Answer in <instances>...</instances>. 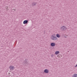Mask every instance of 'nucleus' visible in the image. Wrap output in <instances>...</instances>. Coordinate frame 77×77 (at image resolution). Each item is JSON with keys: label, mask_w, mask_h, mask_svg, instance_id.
Segmentation results:
<instances>
[{"label": "nucleus", "mask_w": 77, "mask_h": 77, "mask_svg": "<svg viewBox=\"0 0 77 77\" xmlns=\"http://www.w3.org/2000/svg\"><path fill=\"white\" fill-rule=\"evenodd\" d=\"M56 36L57 37V38H60V35L59 34H57L56 35Z\"/></svg>", "instance_id": "9"}, {"label": "nucleus", "mask_w": 77, "mask_h": 77, "mask_svg": "<svg viewBox=\"0 0 77 77\" xmlns=\"http://www.w3.org/2000/svg\"><path fill=\"white\" fill-rule=\"evenodd\" d=\"M13 10H14V11H16V10H15V9H14Z\"/></svg>", "instance_id": "12"}, {"label": "nucleus", "mask_w": 77, "mask_h": 77, "mask_svg": "<svg viewBox=\"0 0 77 77\" xmlns=\"http://www.w3.org/2000/svg\"><path fill=\"white\" fill-rule=\"evenodd\" d=\"M9 68L10 69H15V67L14 66H11L9 67Z\"/></svg>", "instance_id": "5"}, {"label": "nucleus", "mask_w": 77, "mask_h": 77, "mask_svg": "<svg viewBox=\"0 0 77 77\" xmlns=\"http://www.w3.org/2000/svg\"><path fill=\"white\" fill-rule=\"evenodd\" d=\"M51 39L52 40L56 41V40H57V37H56L55 36H53V35H52L51 36Z\"/></svg>", "instance_id": "1"}, {"label": "nucleus", "mask_w": 77, "mask_h": 77, "mask_svg": "<svg viewBox=\"0 0 77 77\" xmlns=\"http://www.w3.org/2000/svg\"><path fill=\"white\" fill-rule=\"evenodd\" d=\"M51 56L52 57H53V56H54V54H52L51 55Z\"/></svg>", "instance_id": "11"}, {"label": "nucleus", "mask_w": 77, "mask_h": 77, "mask_svg": "<svg viewBox=\"0 0 77 77\" xmlns=\"http://www.w3.org/2000/svg\"><path fill=\"white\" fill-rule=\"evenodd\" d=\"M28 23V20H24L23 22V24H26Z\"/></svg>", "instance_id": "7"}, {"label": "nucleus", "mask_w": 77, "mask_h": 77, "mask_svg": "<svg viewBox=\"0 0 77 77\" xmlns=\"http://www.w3.org/2000/svg\"><path fill=\"white\" fill-rule=\"evenodd\" d=\"M61 29L62 30H65L66 29V28L65 27V26H63L61 27Z\"/></svg>", "instance_id": "2"}, {"label": "nucleus", "mask_w": 77, "mask_h": 77, "mask_svg": "<svg viewBox=\"0 0 77 77\" xmlns=\"http://www.w3.org/2000/svg\"><path fill=\"white\" fill-rule=\"evenodd\" d=\"M59 53V51H56L55 52V54L56 55L58 54Z\"/></svg>", "instance_id": "10"}, {"label": "nucleus", "mask_w": 77, "mask_h": 77, "mask_svg": "<svg viewBox=\"0 0 77 77\" xmlns=\"http://www.w3.org/2000/svg\"><path fill=\"white\" fill-rule=\"evenodd\" d=\"M32 6H36V2H34L32 3Z\"/></svg>", "instance_id": "4"}, {"label": "nucleus", "mask_w": 77, "mask_h": 77, "mask_svg": "<svg viewBox=\"0 0 77 77\" xmlns=\"http://www.w3.org/2000/svg\"><path fill=\"white\" fill-rule=\"evenodd\" d=\"M56 45V44L54 43H51V47H54Z\"/></svg>", "instance_id": "3"}, {"label": "nucleus", "mask_w": 77, "mask_h": 77, "mask_svg": "<svg viewBox=\"0 0 77 77\" xmlns=\"http://www.w3.org/2000/svg\"><path fill=\"white\" fill-rule=\"evenodd\" d=\"M65 38H66V37L65 36Z\"/></svg>", "instance_id": "13"}, {"label": "nucleus", "mask_w": 77, "mask_h": 77, "mask_svg": "<svg viewBox=\"0 0 77 77\" xmlns=\"http://www.w3.org/2000/svg\"><path fill=\"white\" fill-rule=\"evenodd\" d=\"M24 63L25 64H26V65H29V63L27 62V60L24 61Z\"/></svg>", "instance_id": "8"}, {"label": "nucleus", "mask_w": 77, "mask_h": 77, "mask_svg": "<svg viewBox=\"0 0 77 77\" xmlns=\"http://www.w3.org/2000/svg\"><path fill=\"white\" fill-rule=\"evenodd\" d=\"M44 72L45 73H48V72H49V70L47 69H45L44 70Z\"/></svg>", "instance_id": "6"}]
</instances>
